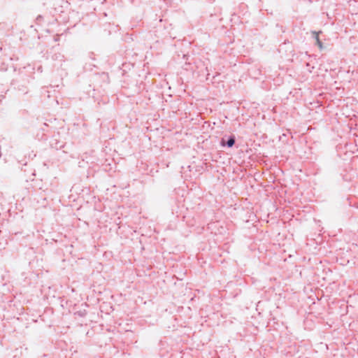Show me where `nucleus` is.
Returning <instances> with one entry per match:
<instances>
[{"label":"nucleus","mask_w":358,"mask_h":358,"mask_svg":"<svg viewBox=\"0 0 358 358\" xmlns=\"http://www.w3.org/2000/svg\"><path fill=\"white\" fill-rule=\"evenodd\" d=\"M234 143H235V140L234 138H231L230 139H229V141H227V144L229 147H232L234 145Z\"/></svg>","instance_id":"nucleus-2"},{"label":"nucleus","mask_w":358,"mask_h":358,"mask_svg":"<svg viewBox=\"0 0 358 358\" xmlns=\"http://www.w3.org/2000/svg\"><path fill=\"white\" fill-rule=\"evenodd\" d=\"M319 33L320 32H316V31H314L313 32V34L315 35V38L316 40V42H317V44L319 47L320 49H322L323 48V45H322V43L320 41V38H319Z\"/></svg>","instance_id":"nucleus-1"}]
</instances>
